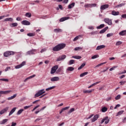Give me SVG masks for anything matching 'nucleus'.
Segmentation results:
<instances>
[{
  "label": "nucleus",
  "instance_id": "43",
  "mask_svg": "<svg viewBox=\"0 0 126 126\" xmlns=\"http://www.w3.org/2000/svg\"><path fill=\"white\" fill-rule=\"evenodd\" d=\"M72 112H74V108H71L70 110L68 112V114H71V113H72Z\"/></svg>",
  "mask_w": 126,
  "mask_h": 126
},
{
  "label": "nucleus",
  "instance_id": "60",
  "mask_svg": "<svg viewBox=\"0 0 126 126\" xmlns=\"http://www.w3.org/2000/svg\"><path fill=\"white\" fill-rule=\"evenodd\" d=\"M98 83H100V82H97L96 83H94L92 85V86H95L96 84H98Z\"/></svg>",
  "mask_w": 126,
  "mask_h": 126
},
{
  "label": "nucleus",
  "instance_id": "2",
  "mask_svg": "<svg viewBox=\"0 0 126 126\" xmlns=\"http://www.w3.org/2000/svg\"><path fill=\"white\" fill-rule=\"evenodd\" d=\"M44 93H46L44 89L40 90L37 92L36 94L34 95V98H37V97H39L41 95H43Z\"/></svg>",
  "mask_w": 126,
  "mask_h": 126
},
{
  "label": "nucleus",
  "instance_id": "61",
  "mask_svg": "<svg viewBox=\"0 0 126 126\" xmlns=\"http://www.w3.org/2000/svg\"><path fill=\"white\" fill-rule=\"evenodd\" d=\"M109 122H110V120L108 119L106 120H105V124L107 125V124H109Z\"/></svg>",
  "mask_w": 126,
  "mask_h": 126
},
{
  "label": "nucleus",
  "instance_id": "18",
  "mask_svg": "<svg viewBox=\"0 0 126 126\" xmlns=\"http://www.w3.org/2000/svg\"><path fill=\"white\" fill-rule=\"evenodd\" d=\"M11 91H0V94H8V93H10Z\"/></svg>",
  "mask_w": 126,
  "mask_h": 126
},
{
  "label": "nucleus",
  "instance_id": "6",
  "mask_svg": "<svg viewBox=\"0 0 126 126\" xmlns=\"http://www.w3.org/2000/svg\"><path fill=\"white\" fill-rule=\"evenodd\" d=\"M65 58H66V56L65 55L60 56L58 58H57L56 62H61V61H63Z\"/></svg>",
  "mask_w": 126,
  "mask_h": 126
},
{
  "label": "nucleus",
  "instance_id": "30",
  "mask_svg": "<svg viewBox=\"0 0 126 126\" xmlns=\"http://www.w3.org/2000/svg\"><path fill=\"white\" fill-rule=\"evenodd\" d=\"M86 64L85 63H83V64H82L81 65V66L78 68V70H80V69L83 68V67H84V66H85Z\"/></svg>",
  "mask_w": 126,
  "mask_h": 126
},
{
  "label": "nucleus",
  "instance_id": "11",
  "mask_svg": "<svg viewBox=\"0 0 126 126\" xmlns=\"http://www.w3.org/2000/svg\"><path fill=\"white\" fill-rule=\"evenodd\" d=\"M108 7H109V4L102 5L100 7V9L101 10H104V9H106V8H108Z\"/></svg>",
  "mask_w": 126,
  "mask_h": 126
},
{
  "label": "nucleus",
  "instance_id": "4",
  "mask_svg": "<svg viewBox=\"0 0 126 126\" xmlns=\"http://www.w3.org/2000/svg\"><path fill=\"white\" fill-rule=\"evenodd\" d=\"M12 55H14V52L13 51H7L4 53V57H9V56H11Z\"/></svg>",
  "mask_w": 126,
  "mask_h": 126
},
{
  "label": "nucleus",
  "instance_id": "28",
  "mask_svg": "<svg viewBox=\"0 0 126 126\" xmlns=\"http://www.w3.org/2000/svg\"><path fill=\"white\" fill-rule=\"evenodd\" d=\"M126 3H122L118 5L115 6L116 8H118L119 7H122V6H124Z\"/></svg>",
  "mask_w": 126,
  "mask_h": 126
},
{
  "label": "nucleus",
  "instance_id": "20",
  "mask_svg": "<svg viewBox=\"0 0 126 126\" xmlns=\"http://www.w3.org/2000/svg\"><path fill=\"white\" fill-rule=\"evenodd\" d=\"M111 14H112V15H114V16L119 15L120 14V12H118V11L116 12V11L113 10L112 11Z\"/></svg>",
  "mask_w": 126,
  "mask_h": 126
},
{
  "label": "nucleus",
  "instance_id": "53",
  "mask_svg": "<svg viewBox=\"0 0 126 126\" xmlns=\"http://www.w3.org/2000/svg\"><path fill=\"white\" fill-rule=\"evenodd\" d=\"M16 20L17 21H21V20H22V19H21V17H17L16 18Z\"/></svg>",
  "mask_w": 126,
  "mask_h": 126
},
{
  "label": "nucleus",
  "instance_id": "48",
  "mask_svg": "<svg viewBox=\"0 0 126 126\" xmlns=\"http://www.w3.org/2000/svg\"><path fill=\"white\" fill-rule=\"evenodd\" d=\"M96 58H99V55H94L92 57V60H94V59H96Z\"/></svg>",
  "mask_w": 126,
  "mask_h": 126
},
{
  "label": "nucleus",
  "instance_id": "37",
  "mask_svg": "<svg viewBox=\"0 0 126 126\" xmlns=\"http://www.w3.org/2000/svg\"><path fill=\"white\" fill-rule=\"evenodd\" d=\"M56 87L55 86H53L50 88H48L47 89H46V91H49L50 90H52V89H54V88H55Z\"/></svg>",
  "mask_w": 126,
  "mask_h": 126
},
{
  "label": "nucleus",
  "instance_id": "9",
  "mask_svg": "<svg viewBox=\"0 0 126 126\" xmlns=\"http://www.w3.org/2000/svg\"><path fill=\"white\" fill-rule=\"evenodd\" d=\"M98 119H99V115L96 114L93 117V119H91L92 123H94V122H96V121H97Z\"/></svg>",
  "mask_w": 126,
  "mask_h": 126
},
{
  "label": "nucleus",
  "instance_id": "55",
  "mask_svg": "<svg viewBox=\"0 0 126 126\" xmlns=\"http://www.w3.org/2000/svg\"><path fill=\"white\" fill-rule=\"evenodd\" d=\"M126 83V81L120 82L121 85H124V84H125Z\"/></svg>",
  "mask_w": 126,
  "mask_h": 126
},
{
  "label": "nucleus",
  "instance_id": "13",
  "mask_svg": "<svg viewBox=\"0 0 126 126\" xmlns=\"http://www.w3.org/2000/svg\"><path fill=\"white\" fill-rule=\"evenodd\" d=\"M8 110V107H6L0 111V115H2L3 114H4L5 112L7 111Z\"/></svg>",
  "mask_w": 126,
  "mask_h": 126
},
{
  "label": "nucleus",
  "instance_id": "26",
  "mask_svg": "<svg viewBox=\"0 0 126 126\" xmlns=\"http://www.w3.org/2000/svg\"><path fill=\"white\" fill-rule=\"evenodd\" d=\"M17 95V94H15L13 96H11V97H9L7 98V100H12V99H14L15 97Z\"/></svg>",
  "mask_w": 126,
  "mask_h": 126
},
{
  "label": "nucleus",
  "instance_id": "58",
  "mask_svg": "<svg viewBox=\"0 0 126 126\" xmlns=\"http://www.w3.org/2000/svg\"><path fill=\"white\" fill-rule=\"evenodd\" d=\"M39 107H40V105H38L37 106H36L32 110L33 111H35V110H36V109H37V108H39Z\"/></svg>",
  "mask_w": 126,
  "mask_h": 126
},
{
  "label": "nucleus",
  "instance_id": "36",
  "mask_svg": "<svg viewBox=\"0 0 126 126\" xmlns=\"http://www.w3.org/2000/svg\"><path fill=\"white\" fill-rule=\"evenodd\" d=\"M26 16L27 17H31V16H32V14H31V13L28 12L26 13Z\"/></svg>",
  "mask_w": 126,
  "mask_h": 126
},
{
  "label": "nucleus",
  "instance_id": "3",
  "mask_svg": "<svg viewBox=\"0 0 126 126\" xmlns=\"http://www.w3.org/2000/svg\"><path fill=\"white\" fill-rule=\"evenodd\" d=\"M35 52H36V49H32L26 53V56H31V55H35Z\"/></svg>",
  "mask_w": 126,
  "mask_h": 126
},
{
  "label": "nucleus",
  "instance_id": "24",
  "mask_svg": "<svg viewBox=\"0 0 126 126\" xmlns=\"http://www.w3.org/2000/svg\"><path fill=\"white\" fill-rule=\"evenodd\" d=\"M16 110V107L13 108L10 111V112H9V116H11V114H12L14 112H15Z\"/></svg>",
  "mask_w": 126,
  "mask_h": 126
},
{
  "label": "nucleus",
  "instance_id": "34",
  "mask_svg": "<svg viewBox=\"0 0 126 126\" xmlns=\"http://www.w3.org/2000/svg\"><path fill=\"white\" fill-rule=\"evenodd\" d=\"M108 119H109V117H108V116H106V117H105L104 118H103L101 122V124H103V123H104V122H105V121L108 120Z\"/></svg>",
  "mask_w": 126,
  "mask_h": 126
},
{
  "label": "nucleus",
  "instance_id": "42",
  "mask_svg": "<svg viewBox=\"0 0 126 126\" xmlns=\"http://www.w3.org/2000/svg\"><path fill=\"white\" fill-rule=\"evenodd\" d=\"M80 50H82V47H78L74 48V51H79Z\"/></svg>",
  "mask_w": 126,
  "mask_h": 126
},
{
  "label": "nucleus",
  "instance_id": "14",
  "mask_svg": "<svg viewBox=\"0 0 126 126\" xmlns=\"http://www.w3.org/2000/svg\"><path fill=\"white\" fill-rule=\"evenodd\" d=\"M67 19H69V17H65L62 18L60 19V22H63V21H65V20H67Z\"/></svg>",
  "mask_w": 126,
  "mask_h": 126
},
{
  "label": "nucleus",
  "instance_id": "54",
  "mask_svg": "<svg viewBox=\"0 0 126 126\" xmlns=\"http://www.w3.org/2000/svg\"><path fill=\"white\" fill-rule=\"evenodd\" d=\"M68 109H69V106L63 108L62 110L63 111H65V110H68Z\"/></svg>",
  "mask_w": 126,
  "mask_h": 126
},
{
  "label": "nucleus",
  "instance_id": "8",
  "mask_svg": "<svg viewBox=\"0 0 126 126\" xmlns=\"http://www.w3.org/2000/svg\"><path fill=\"white\" fill-rule=\"evenodd\" d=\"M25 64H26V62L25 61H24L21 64L16 66L15 67V68H16V69L20 68L22 67V66H24V65H25Z\"/></svg>",
  "mask_w": 126,
  "mask_h": 126
},
{
  "label": "nucleus",
  "instance_id": "23",
  "mask_svg": "<svg viewBox=\"0 0 126 126\" xmlns=\"http://www.w3.org/2000/svg\"><path fill=\"white\" fill-rule=\"evenodd\" d=\"M108 111V108L106 107H103L101 109V112L102 113H105V112H107Z\"/></svg>",
  "mask_w": 126,
  "mask_h": 126
},
{
  "label": "nucleus",
  "instance_id": "5",
  "mask_svg": "<svg viewBox=\"0 0 126 126\" xmlns=\"http://www.w3.org/2000/svg\"><path fill=\"white\" fill-rule=\"evenodd\" d=\"M58 68H59V66L58 65H56L54 66H53L51 68V74H54V73H55V72H56V71H57V69H58Z\"/></svg>",
  "mask_w": 126,
  "mask_h": 126
},
{
  "label": "nucleus",
  "instance_id": "41",
  "mask_svg": "<svg viewBox=\"0 0 126 126\" xmlns=\"http://www.w3.org/2000/svg\"><path fill=\"white\" fill-rule=\"evenodd\" d=\"M107 62H104L103 63H99L95 66V67H99V66H101V65H103V64H105Z\"/></svg>",
  "mask_w": 126,
  "mask_h": 126
},
{
  "label": "nucleus",
  "instance_id": "32",
  "mask_svg": "<svg viewBox=\"0 0 126 126\" xmlns=\"http://www.w3.org/2000/svg\"><path fill=\"white\" fill-rule=\"evenodd\" d=\"M105 27L104 24H101L100 26L97 27V29H102V28H104Z\"/></svg>",
  "mask_w": 126,
  "mask_h": 126
},
{
  "label": "nucleus",
  "instance_id": "51",
  "mask_svg": "<svg viewBox=\"0 0 126 126\" xmlns=\"http://www.w3.org/2000/svg\"><path fill=\"white\" fill-rule=\"evenodd\" d=\"M32 106V105H29V106H26L24 107V109H25V110H26L27 109H29V108H30V107H31Z\"/></svg>",
  "mask_w": 126,
  "mask_h": 126
},
{
  "label": "nucleus",
  "instance_id": "29",
  "mask_svg": "<svg viewBox=\"0 0 126 126\" xmlns=\"http://www.w3.org/2000/svg\"><path fill=\"white\" fill-rule=\"evenodd\" d=\"M93 91H94V90H91L90 91H83V93L89 94V93H92V92H93Z\"/></svg>",
  "mask_w": 126,
  "mask_h": 126
},
{
  "label": "nucleus",
  "instance_id": "39",
  "mask_svg": "<svg viewBox=\"0 0 126 126\" xmlns=\"http://www.w3.org/2000/svg\"><path fill=\"white\" fill-rule=\"evenodd\" d=\"M23 111H24V109H20L19 110L17 113V115H20L21 114H22V112H23Z\"/></svg>",
  "mask_w": 126,
  "mask_h": 126
},
{
  "label": "nucleus",
  "instance_id": "1",
  "mask_svg": "<svg viewBox=\"0 0 126 126\" xmlns=\"http://www.w3.org/2000/svg\"><path fill=\"white\" fill-rule=\"evenodd\" d=\"M65 43H60L53 47L52 50L54 52H59V51H61V50L64 49V48H65Z\"/></svg>",
  "mask_w": 126,
  "mask_h": 126
},
{
  "label": "nucleus",
  "instance_id": "49",
  "mask_svg": "<svg viewBox=\"0 0 126 126\" xmlns=\"http://www.w3.org/2000/svg\"><path fill=\"white\" fill-rule=\"evenodd\" d=\"M122 42L121 41H118L116 43V46H120V45H122Z\"/></svg>",
  "mask_w": 126,
  "mask_h": 126
},
{
  "label": "nucleus",
  "instance_id": "15",
  "mask_svg": "<svg viewBox=\"0 0 126 126\" xmlns=\"http://www.w3.org/2000/svg\"><path fill=\"white\" fill-rule=\"evenodd\" d=\"M108 28H109V27H106L105 28H104L103 29H102V30H101L99 32V34H103V33H105V31H107V30H108Z\"/></svg>",
  "mask_w": 126,
  "mask_h": 126
},
{
  "label": "nucleus",
  "instance_id": "57",
  "mask_svg": "<svg viewBox=\"0 0 126 126\" xmlns=\"http://www.w3.org/2000/svg\"><path fill=\"white\" fill-rule=\"evenodd\" d=\"M113 33H108L107 34V37H111V36H113Z\"/></svg>",
  "mask_w": 126,
  "mask_h": 126
},
{
  "label": "nucleus",
  "instance_id": "44",
  "mask_svg": "<svg viewBox=\"0 0 126 126\" xmlns=\"http://www.w3.org/2000/svg\"><path fill=\"white\" fill-rule=\"evenodd\" d=\"M0 80L1 81H5V82H8V79L2 78V79H0Z\"/></svg>",
  "mask_w": 126,
  "mask_h": 126
},
{
  "label": "nucleus",
  "instance_id": "63",
  "mask_svg": "<svg viewBox=\"0 0 126 126\" xmlns=\"http://www.w3.org/2000/svg\"><path fill=\"white\" fill-rule=\"evenodd\" d=\"M16 126V123L12 122L11 126Z\"/></svg>",
  "mask_w": 126,
  "mask_h": 126
},
{
  "label": "nucleus",
  "instance_id": "56",
  "mask_svg": "<svg viewBox=\"0 0 126 126\" xmlns=\"http://www.w3.org/2000/svg\"><path fill=\"white\" fill-rule=\"evenodd\" d=\"M85 7H91V4H87L85 5Z\"/></svg>",
  "mask_w": 126,
  "mask_h": 126
},
{
  "label": "nucleus",
  "instance_id": "52",
  "mask_svg": "<svg viewBox=\"0 0 126 126\" xmlns=\"http://www.w3.org/2000/svg\"><path fill=\"white\" fill-rule=\"evenodd\" d=\"M74 63V60H71L69 61V64H73Z\"/></svg>",
  "mask_w": 126,
  "mask_h": 126
},
{
  "label": "nucleus",
  "instance_id": "33",
  "mask_svg": "<svg viewBox=\"0 0 126 126\" xmlns=\"http://www.w3.org/2000/svg\"><path fill=\"white\" fill-rule=\"evenodd\" d=\"M73 59H76V60H80V59H81V56H72V57Z\"/></svg>",
  "mask_w": 126,
  "mask_h": 126
},
{
  "label": "nucleus",
  "instance_id": "38",
  "mask_svg": "<svg viewBox=\"0 0 126 126\" xmlns=\"http://www.w3.org/2000/svg\"><path fill=\"white\" fill-rule=\"evenodd\" d=\"M27 35L29 37H33V36H35V33H29L27 34Z\"/></svg>",
  "mask_w": 126,
  "mask_h": 126
},
{
  "label": "nucleus",
  "instance_id": "22",
  "mask_svg": "<svg viewBox=\"0 0 126 126\" xmlns=\"http://www.w3.org/2000/svg\"><path fill=\"white\" fill-rule=\"evenodd\" d=\"M35 76H36V75H32L29 77L28 78H26V79H25L24 82H26V81H27V80H28V79H31V78H33V77H35Z\"/></svg>",
  "mask_w": 126,
  "mask_h": 126
},
{
  "label": "nucleus",
  "instance_id": "12",
  "mask_svg": "<svg viewBox=\"0 0 126 126\" xmlns=\"http://www.w3.org/2000/svg\"><path fill=\"white\" fill-rule=\"evenodd\" d=\"M60 78L59 77H54L51 79V81L54 82L55 81H59Z\"/></svg>",
  "mask_w": 126,
  "mask_h": 126
},
{
  "label": "nucleus",
  "instance_id": "40",
  "mask_svg": "<svg viewBox=\"0 0 126 126\" xmlns=\"http://www.w3.org/2000/svg\"><path fill=\"white\" fill-rule=\"evenodd\" d=\"M18 25V24L17 23H14L11 24V27H16Z\"/></svg>",
  "mask_w": 126,
  "mask_h": 126
},
{
  "label": "nucleus",
  "instance_id": "47",
  "mask_svg": "<svg viewBox=\"0 0 126 126\" xmlns=\"http://www.w3.org/2000/svg\"><path fill=\"white\" fill-rule=\"evenodd\" d=\"M96 6H97V4H96V3L91 4V7H95Z\"/></svg>",
  "mask_w": 126,
  "mask_h": 126
},
{
  "label": "nucleus",
  "instance_id": "62",
  "mask_svg": "<svg viewBox=\"0 0 126 126\" xmlns=\"http://www.w3.org/2000/svg\"><path fill=\"white\" fill-rule=\"evenodd\" d=\"M68 2V0H63V3H67Z\"/></svg>",
  "mask_w": 126,
  "mask_h": 126
},
{
  "label": "nucleus",
  "instance_id": "35",
  "mask_svg": "<svg viewBox=\"0 0 126 126\" xmlns=\"http://www.w3.org/2000/svg\"><path fill=\"white\" fill-rule=\"evenodd\" d=\"M62 32V30L60 29H55L54 30V32H55L56 33H59V32Z\"/></svg>",
  "mask_w": 126,
  "mask_h": 126
},
{
  "label": "nucleus",
  "instance_id": "50",
  "mask_svg": "<svg viewBox=\"0 0 126 126\" xmlns=\"http://www.w3.org/2000/svg\"><path fill=\"white\" fill-rule=\"evenodd\" d=\"M79 38V36H76V37L74 38V39H73L74 42H75V41H77V40H78Z\"/></svg>",
  "mask_w": 126,
  "mask_h": 126
},
{
  "label": "nucleus",
  "instance_id": "19",
  "mask_svg": "<svg viewBox=\"0 0 126 126\" xmlns=\"http://www.w3.org/2000/svg\"><path fill=\"white\" fill-rule=\"evenodd\" d=\"M74 5H75V3L72 2L71 4L68 5V8L69 9H70L72 8V7H73L74 6Z\"/></svg>",
  "mask_w": 126,
  "mask_h": 126
},
{
  "label": "nucleus",
  "instance_id": "45",
  "mask_svg": "<svg viewBox=\"0 0 126 126\" xmlns=\"http://www.w3.org/2000/svg\"><path fill=\"white\" fill-rule=\"evenodd\" d=\"M119 99H121V94H118L117 96L115 97L116 100H119Z\"/></svg>",
  "mask_w": 126,
  "mask_h": 126
},
{
  "label": "nucleus",
  "instance_id": "27",
  "mask_svg": "<svg viewBox=\"0 0 126 126\" xmlns=\"http://www.w3.org/2000/svg\"><path fill=\"white\" fill-rule=\"evenodd\" d=\"M4 21H11V22H12V21H13V19L12 18H7L5 19Z\"/></svg>",
  "mask_w": 126,
  "mask_h": 126
},
{
  "label": "nucleus",
  "instance_id": "25",
  "mask_svg": "<svg viewBox=\"0 0 126 126\" xmlns=\"http://www.w3.org/2000/svg\"><path fill=\"white\" fill-rule=\"evenodd\" d=\"M67 70L68 71H73L74 70V67H68V68H67Z\"/></svg>",
  "mask_w": 126,
  "mask_h": 126
},
{
  "label": "nucleus",
  "instance_id": "46",
  "mask_svg": "<svg viewBox=\"0 0 126 126\" xmlns=\"http://www.w3.org/2000/svg\"><path fill=\"white\" fill-rule=\"evenodd\" d=\"M124 112H125V111H124V110L120 111L117 113V115H123V113H124Z\"/></svg>",
  "mask_w": 126,
  "mask_h": 126
},
{
  "label": "nucleus",
  "instance_id": "31",
  "mask_svg": "<svg viewBox=\"0 0 126 126\" xmlns=\"http://www.w3.org/2000/svg\"><path fill=\"white\" fill-rule=\"evenodd\" d=\"M87 74H88V72H85L83 73H81L80 75V77H83V76H85V75H87Z\"/></svg>",
  "mask_w": 126,
  "mask_h": 126
},
{
  "label": "nucleus",
  "instance_id": "59",
  "mask_svg": "<svg viewBox=\"0 0 126 126\" xmlns=\"http://www.w3.org/2000/svg\"><path fill=\"white\" fill-rule=\"evenodd\" d=\"M116 67H117L116 66H113L112 67H111L109 70L110 71H112V70H114L115 69V68H116Z\"/></svg>",
  "mask_w": 126,
  "mask_h": 126
},
{
  "label": "nucleus",
  "instance_id": "7",
  "mask_svg": "<svg viewBox=\"0 0 126 126\" xmlns=\"http://www.w3.org/2000/svg\"><path fill=\"white\" fill-rule=\"evenodd\" d=\"M104 22L105 23H107L108 25H112L113 24V23L112 22V20H110L109 18H105L104 19Z\"/></svg>",
  "mask_w": 126,
  "mask_h": 126
},
{
  "label": "nucleus",
  "instance_id": "10",
  "mask_svg": "<svg viewBox=\"0 0 126 126\" xmlns=\"http://www.w3.org/2000/svg\"><path fill=\"white\" fill-rule=\"evenodd\" d=\"M21 24L23 25H30L31 23L30 22L27 21V20H24L21 22Z\"/></svg>",
  "mask_w": 126,
  "mask_h": 126
},
{
  "label": "nucleus",
  "instance_id": "21",
  "mask_svg": "<svg viewBox=\"0 0 126 126\" xmlns=\"http://www.w3.org/2000/svg\"><path fill=\"white\" fill-rule=\"evenodd\" d=\"M7 122H8V119H3L0 122V125H4V124H6Z\"/></svg>",
  "mask_w": 126,
  "mask_h": 126
},
{
  "label": "nucleus",
  "instance_id": "64",
  "mask_svg": "<svg viewBox=\"0 0 126 126\" xmlns=\"http://www.w3.org/2000/svg\"><path fill=\"white\" fill-rule=\"evenodd\" d=\"M122 18H126V14H123L122 15Z\"/></svg>",
  "mask_w": 126,
  "mask_h": 126
},
{
  "label": "nucleus",
  "instance_id": "17",
  "mask_svg": "<svg viewBox=\"0 0 126 126\" xmlns=\"http://www.w3.org/2000/svg\"><path fill=\"white\" fill-rule=\"evenodd\" d=\"M119 35L121 36H126V30H124L119 32Z\"/></svg>",
  "mask_w": 126,
  "mask_h": 126
},
{
  "label": "nucleus",
  "instance_id": "16",
  "mask_svg": "<svg viewBox=\"0 0 126 126\" xmlns=\"http://www.w3.org/2000/svg\"><path fill=\"white\" fill-rule=\"evenodd\" d=\"M105 47H106V46L104 45H99L96 47V50H101V49H104V48H105Z\"/></svg>",
  "mask_w": 126,
  "mask_h": 126
}]
</instances>
